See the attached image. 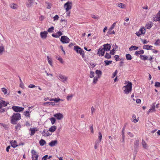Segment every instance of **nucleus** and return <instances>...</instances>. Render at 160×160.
<instances>
[{"mask_svg": "<svg viewBox=\"0 0 160 160\" xmlns=\"http://www.w3.org/2000/svg\"><path fill=\"white\" fill-rule=\"evenodd\" d=\"M21 118V115L18 113H14L11 118V122L13 124H16V122Z\"/></svg>", "mask_w": 160, "mask_h": 160, "instance_id": "nucleus-1", "label": "nucleus"}, {"mask_svg": "<svg viewBox=\"0 0 160 160\" xmlns=\"http://www.w3.org/2000/svg\"><path fill=\"white\" fill-rule=\"evenodd\" d=\"M124 93L125 94H128L132 91V83L131 82H128V84L126 86L123 87Z\"/></svg>", "mask_w": 160, "mask_h": 160, "instance_id": "nucleus-2", "label": "nucleus"}, {"mask_svg": "<svg viewBox=\"0 0 160 160\" xmlns=\"http://www.w3.org/2000/svg\"><path fill=\"white\" fill-rule=\"evenodd\" d=\"M72 3L71 1H68L67 2L65 3L64 5V7L66 11L68 12L71 10L72 7Z\"/></svg>", "mask_w": 160, "mask_h": 160, "instance_id": "nucleus-3", "label": "nucleus"}, {"mask_svg": "<svg viewBox=\"0 0 160 160\" xmlns=\"http://www.w3.org/2000/svg\"><path fill=\"white\" fill-rule=\"evenodd\" d=\"M69 41V39L67 36H63L61 37L60 41L63 43H68Z\"/></svg>", "mask_w": 160, "mask_h": 160, "instance_id": "nucleus-4", "label": "nucleus"}, {"mask_svg": "<svg viewBox=\"0 0 160 160\" xmlns=\"http://www.w3.org/2000/svg\"><path fill=\"white\" fill-rule=\"evenodd\" d=\"M12 109L16 112L22 111L24 109L23 108L18 106H13L12 107Z\"/></svg>", "mask_w": 160, "mask_h": 160, "instance_id": "nucleus-5", "label": "nucleus"}, {"mask_svg": "<svg viewBox=\"0 0 160 160\" xmlns=\"http://www.w3.org/2000/svg\"><path fill=\"white\" fill-rule=\"evenodd\" d=\"M105 50L103 47H101L98 50V52L97 54L100 56L101 55L102 56H103L104 55Z\"/></svg>", "mask_w": 160, "mask_h": 160, "instance_id": "nucleus-6", "label": "nucleus"}, {"mask_svg": "<svg viewBox=\"0 0 160 160\" xmlns=\"http://www.w3.org/2000/svg\"><path fill=\"white\" fill-rule=\"evenodd\" d=\"M53 116L58 120L62 119L63 118V115L60 113H58L54 114Z\"/></svg>", "mask_w": 160, "mask_h": 160, "instance_id": "nucleus-7", "label": "nucleus"}, {"mask_svg": "<svg viewBox=\"0 0 160 160\" xmlns=\"http://www.w3.org/2000/svg\"><path fill=\"white\" fill-rule=\"evenodd\" d=\"M49 132V130H44L42 132V135L44 137H48L51 135V133H50Z\"/></svg>", "mask_w": 160, "mask_h": 160, "instance_id": "nucleus-8", "label": "nucleus"}, {"mask_svg": "<svg viewBox=\"0 0 160 160\" xmlns=\"http://www.w3.org/2000/svg\"><path fill=\"white\" fill-rule=\"evenodd\" d=\"M34 0H28L26 2V5L28 8H31L34 3Z\"/></svg>", "mask_w": 160, "mask_h": 160, "instance_id": "nucleus-9", "label": "nucleus"}, {"mask_svg": "<svg viewBox=\"0 0 160 160\" xmlns=\"http://www.w3.org/2000/svg\"><path fill=\"white\" fill-rule=\"evenodd\" d=\"M48 33L47 32L44 31L40 32V35L41 37L43 39H45L47 37Z\"/></svg>", "mask_w": 160, "mask_h": 160, "instance_id": "nucleus-10", "label": "nucleus"}, {"mask_svg": "<svg viewBox=\"0 0 160 160\" xmlns=\"http://www.w3.org/2000/svg\"><path fill=\"white\" fill-rule=\"evenodd\" d=\"M103 48L106 51H109L110 50L111 46V44H104L103 45Z\"/></svg>", "mask_w": 160, "mask_h": 160, "instance_id": "nucleus-11", "label": "nucleus"}, {"mask_svg": "<svg viewBox=\"0 0 160 160\" xmlns=\"http://www.w3.org/2000/svg\"><path fill=\"white\" fill-rule=\"evenodd\" d=\"M58 78L62 82H64L67 80V78L61 74H60L58 76Z\"/></svg>", "mask_w": 160, "mask_h": 160, "instance_id": "nucleus-12", "label": "nucleus"}, {"mask_svg": "<svg viewBox=\"0 0 160 160\" xmlns=\"http://www.w3.org/2000/svg\"><path fill=\"white\" fill-rule=\"evenodd\" d=\"M29 130L31 131L30 135L31 136L35 134V132L38 130V128H30Z\"/></svg>", "mask_w": 160, "mask_h": 160, "instance_id": "nucleus-13", "label": "nucleus"}, {"mask_svg": "<svg viewBox=\"0 0 160 160\" xmlns=\"http://www.w3.org/2000/svg\"><path fill=\"white\" fill-rule=\"evenodd\" d=\"M153 20L154 21H158L160 22V11L157 14Z\"/></svg>", "mask_w": 160, "mask_h": 160, "instance_id": "nucleus-14", "label": "nucleus"}, {"mask_svg": "<svg viewBox=\"0 0 160 160\" xmlns=\"http://www.w3.org/2000/svg\"><path fill=\"white\" fill-rule=\"evenodd\" d=\"M31 153L32 154V157L34 156H35V160H38V155L37 154V152L34 150H32L31 151Z\"/></svg>", "mask_w": 160, "mask_h": 160, "instance_id": "nucleus-15", "label": "nucleus"}, {"mask_svg": "<svg viewBox=\"0 0 160 160\" xmlns=\"http://www.w3.org/2000/svg\"><path fill=\"white\" fill-rule=\"evenodd\" d=\"M132 122L134 123H136L139 121V118H137L136 115L134 114L132 116Z\"/></svg>", "mask_w": 160, "mask_h": 160, "instance_id": "nucleus-16", "label": "nucleus"}, {"mask_svg": "<svg viewBox=\"0 0 160 160\" xmlns=\"http://www.w3.org/2000/svg\"><path fill=\"white\" fill-rule=\"evenodd\" d=\"M58 144L57 141L56 140L52 141L50 142L49 145L51 147H53Z\"/></svg>", "mask_w": 160, "mask_h": 160, "instance_id": "nucleus-17", "label": "nucleus"}, {"mask_svg": "<svg viewBox=\"0 0 160 160\" xmlns=\"http://www.w3.org/2000/svg\"><path fill=\"white\" fill-rule=\"evenodd\" d=\"M117 6L122 9H125L126 8V6L124 4L121 3H117Z\"/></svg>", "mask_w": 160, "mask_h": 160, "instance_id": "nucleus-18", "label": "nucleus"}, {"mask_svg": "<svg viewBox=\"0 0 160 160\" xmlns=\"http://www.w3.org/2000/svg\"><path fill=\"white\" fill-rule=\"evenodd\" d=\"M112 47H113V49L110 51V53L112 55H114L115 54V51L116 49H117L118 47L115 45L114 46L113 45Z\"/></svg>", "mask_w": 160, "mask_h": 160, "instance_id": "nucleus-19", "label": "nucleus"}, {"mask_svg": "<svg viewBox=\"0 0 160 160\" xmlns=\"http://www.w3.org/2000/svg\"><path fill=\"white\" fill-rule=\"evenodd\" d=\"M57 127L55 126H52L49 129V131L51 132H54L56 130Z\"/></svg>", "mask_w": 160, "mask_h": 160, "instance_id": "nucleus-20", "label": "nucleus"}, {"mask_svg": "<svg viewBox=\"0 0 160 160\" xmlns=\"http://www.w3.org/2000/svg\"><path fill=\"white\" fill-rule=\"evenodd\" d=\"M95 73L97 74V77H98V78H100L102 74V72L100 70H96L95 71Z\"/></svg>", "mask_w": 160, "mask_h": 160, "instance_id": "nucleus-21", "label": "nucleus"}, {"mask_svg": "<svg viewBox=\"0 0 160 160\" xmlns=\"http://www.w3.org/2000/svg\"><path fill=\"white\" fill-rule=\"evenodd\" d=\"M4 51V46L2 45L0 46V56L2 55L3 54Z\"/></svg>", "mask_w": 160, "mask_h": 160, "instance_id": "nucleus-22", "label": "nucleus"}, {"mask_svg": "<svg viewBox=\"0 0 160 160\" xmlns=\"http://www.w3.org/2000/svg\"><path fill=\"white\" fill-rule=\"evenodd\" d=\"M11 145L12 147L15 148L18 146L17 142L15 141H12L11 142Z\"/></svg>", "mask_w": 160, "mask_h": 160, "instance_id": "nucleus-23", "label": "nucleus"}, {"mask_svg": "<svg viewBox=\"0 0 160 160\" xmlns=\"http://www.w3.org/2000/svg\"><path fill=\"white\" fill-rule=\"evenodd\" d=\"M152 46L148 45H145L143 46V48L147 50H151Z\"/></svg>", "mask_w": 160, "mask_h": 160, "instance_id": "nucleus-24", "label": "nucleus"}, {"mask_svg": "<svg viewBox=\"0 0 160 160\" xmlns=\"http://www.w3.org/2000/svg\"><path fill=\"white\" fill-rule=\"evenodd\" d=\"M155 104H153V106H152L151 108L149 109L148 112V113L154 112L155 111Z\"/></svg>", "mask_w": 160, "mask_h": 160, "instance_id": "nucleus-25", "label": "nucleus"}, {"mask_svg": "<svg viewBox=\"0 0 160 160\" xmlns=\"http://www.w3.org/2000/svg\"><path fill=\"white\" fill-rule=\"evenodd\" d=\"M138 47L135 46H132L129 48V50L131 51L132 50H135L138 49Z\"/></svg>", "mask_w": 160, "mask_h": 160, "instance_id": "nucleus-26", "label": "nucleus"}, {"mask_svg": "<svg viewBox=\"0 0 160 160\" xmlns=\"http://www.w3.org/2000/svg\"><path fill=\"white\" fill-rule=\"evenodd\" d=\"M152 22H150L146 24L145 27L147 29H150L152 27Z\"/></svg>", "mask_w": 160, "mask_h": 160, "instance_id": "nucleus-27", "label": "nucleus"}, {"mask_svg": "<svg viewBox=\"0 0 160 160\" xmlns=\"http://www.w3.org/2000/svg\"><path fill=\"white\" fill-rule=\"evenodd\" d=\"M10 7L13 9H17L18 8V5L14 3H12L10 4Z\"/></svg>", "mask_w": 160, "mask_h": 160, "instance_id": "nucleus-28", "label": "nucleus"}, {"mask_svg": "<svg viewBox=\"0 0 160 160\" xmlns=\"http://www.w3.org/2000/svg\"><path fill=\"white\" fill-rule=\"evenodd\" d=\"M142 146L144 148H145V149H147V148L148 145L144 140H142Z\"/></svg>", "mask_w": 160, "mask_h": 160, "instance_id": "nucleus-29", "label": "nucleus"}, {"mask_svg": "<svg viewBox=\"0 0 160 160\" xmlns=\"http://www.w3.org/2000/svg\"><path fill=\"white\" fill-rule=\"evenodd\" d=\"M46 143V142L45 140L43 139H41L39 141V143L41 146H43L45 143Z\"/></svg>", "mask_w": 160, "mask_h": 160, "instance_id": "nucleus-30", "label": "nucleus"}, {"mask_svg": "<svg viewBox=\"0 0 160 160\" xmlns=\"http://www.w3.org/2000/svg\"><path fill=\"white\" fill-rule=\"evenodd\" d=\"M100 141H96L95 142V145H94V148L95 149H97L98 148V147L99 145V144Z\"/></svg>", "mask_w": 160, "mask_h": 160, "instance_id": "nucleus-31", "label": "nucleus"}, {"mask_svg": "<svg viewBox=\"0 0 160 160\" xmlns=\"http://www.w3.org/2000/svg\"><path fill=\"white\" fill-rule=\"evenodd\" d=\"M140 57L141 59L143 60H147L148 58V57L147 56H146L145 55H141Z\"/></svg>", "mask_w": 160, "mask_h": 160, "instance_id": "nucleus-32", "label": "nucleus"}, {"mask_svg": "<svg viewBox=\"0 0 160 160\" xmlns=\"http://www.w3.org/2000/svg\"><path fill=\"white\" fill-rule=\"evenodd\" d=\"M56 58L61 63H63V61L62 58L60 56H57L56 57Z\"/></svg>", "mask_w": 160, "mask_h": 160, "instance_id": "nucleus-33", "label": "nucleus"}, {"mask_svg": "<svg viewBox=\"0 0 160 160\" xmlns=\"http://www.w3.org/2000/svg\"><path fill=\"white\" fill-rule=\"evenodd\" d=\"M126 58L127 60H130L132 59V57L131 55L129 54L126 55Z\"/></svg>", "mask_w": 160, "mask_h": 160, "instance_id": "nucleus-34", "label": "nucleus"}, {"mask_svg": "<svg viewBox=\"0 0 160 160\" xmlns=\"http://www.w3.org/2000/svg\"><path fill=\"white\" fill-rule=\"evenodd\" d=\"M50 120L51 122V123L52 125L54 124L56 122V120L55 118L52 117L50 118Z\"/></svg>", "mask_w": 160, "mask_h": 160, "instance_id": "nucleus-35", "label": "nucleus"}, {"mask_svg": "<svg viewBox=\"0 0 160 160\" xmlns=\"http://www.w3.org/2000/svg\"><path fill=\"white\" fill-rule=\"evenodd\" d=\"M99 78H98V77L97 76L94 77L93 79V82L94 84L96 83L97 81H98V79Z\"/></svg>", "mask_w": 160, "mask_h": 160, "instance_id": "nucleus-36", "label": "nucleus"}, {"mask_svg": "<svg viewBox=\"0 0 160 160\" xmlns=\"http://www.w3.org/2000/svg\"><path fill=\"white\" fill-rule=\"evenodd\" d=\"M144 53V51L143 50H141L138 51H136L135 52V54L136 55L141 54H142Z\"/></svg>", "mask_w": 160, "mask_h": 160, "instance_id": "nucleus-37", "label": "nucleus"}, {"mask_svg": "<svg viewBox=\"0 0 160 160\" xmlns=\"http://www.w3.org/2000/svg\"><path fill=\"white\" fill-rule=\"evenodd\" d=\"M116 23V22H114L111 26L109 28V31H111L112 29H113L114 28Z\"/></svg>", "mask_w": 160, "mask_h": 160, "instance_id": "nucleus-38", "label": "nucleus"}, {"mask_svg": "<svg viewBox=\"0 0 160 160\" xmlns=\"http://www.w3.org/2000/svg\"><path fill=\"white\" fill-rule=\"evenodd\" d=\"M139 31L141 32V33L144 34L145 32V29L144 28H141Z\"/></svg>", "mask_w": 160, "mask_h": 160, "instance_id": "nucleus-39", "label": "nucleus"}, {"mask_svg": "<svg viewBox=\"0 0 160 160\" xmlns=\"http://www.w3.org/2000/svg\"><path fill=\"white\" fill-rule=\"evenodd\" d=\"M0 102L2 103V106L3 107L6 106L7 105L8 103H7L6 102L3 101H1Z\"/></svg>", "mask_w": 160, "mask_h": 160, "instance_id": "nucleus-40", "label": "nucleus"}, {"mask_svg": "<svg viewBox=\"0 0 160 160\" xmlns=\"http://www.w3.org/2000/svg\"><path fill=\"white\" fill-rule=\"evenodd\" d=\"M104 62L106 65H108L112 63V61L105 60L104 61Z\"/></svg>", "mask_w": 160, "mask_h": 160, "instance_id": "nucleus-41", "label": "nucleus"}, {"mask_svg": "<svg viewBox=\"0 0 160 160\" xmlns=\"http://www.w3.org/2000/svg\"><path fill=\"white\" fill-rule=\"evenodd\" d=\"M139 141L136 140L134 143V147L136 148H137L139 145Z\"/></svg>", "mask_w": 160, "mask_h": 160, "instance_id": "nucleus-42", "label": "nucleus"}, {"mask_svg": "<svg viewBox=\"0 0 160 160\" xmlns=\"http://www.w3.org/2000/svg\"><path fill=\"white\" fill-rule=\"evenodd\" d=\"M80 48L78 46H75L74 47V49L78 53L79 52V50L80 49Z\"/></svg>", "mask_w": 160, "mask_h": 160, "instance_id": "nucleus-43", "label": "nucleus"}, {"mask_svg": "<svg viewBox=\"0 0 160 160\" xmlns=\"http://www.w3.org/2000/svg\"><path fill=\"white\" fill-rule=\"evenodd\" d=\"M54 29V27H52L48 29V31L49 32H53Z\"/></svg>", "mask_w": 160, "mask_h": 160, "instance_id": "nucleus-44", "label": "nucleus"}, {"mask_svg": "<svg viewBox=\"0 0 160 160\" xmlns=\"http://www.w3.org/2000/svg\"><path fill=\"white\" fill-rule=\"evenodd\" d=\"M46 4L47 5V8L48 9H50L52 6V4L49 2H46Z\"/></svg>", "mask_w": 160, "mask_h": 160, "instance_id": "nucleus-45", "label": "nucleus"}, {"mask_svg": "<svg viewBox=\"0 0 160 160\" xmlns=\"http://www.w3.org/2000/svg\"><path fill=\"white\" fill-rule=\"evenodd\" d=\"M73 97V95L72 94H71L70 95H68L67 97V100L69 101L71 100Z\"/></svg>", "mask_w": 160, "mask_h": 160, "instance_id": "nucleus-46", "label": "nucleus"}, {"mask_svg": "<svg viewBox=\"0 0 160 160\" xmlns=\"http://www.w3.org/2000/svg\"><path fill=\"white\" fill-rule=\"evenodd\" d=\"M47 58L48 60V62L49 64L51 66H52V60L51 59L49 58L48 56H47Z\"/></svg>", "mask_w": 160, "mask_h": 160, "instance_id": "nucleus-47", "label": "nucleus"}, {"mask_svg": "<svg viewBox=\"0 0 160 160\" xmlns=\"http://www.w3.org/2000/svg\"><path fill=\"white\" fill-rule=\"evenodd\" d=\"M154 44L156 46L160 45V39H158L155 42Z\"/></svg>", "mask_w": 160, "mask_h": 160, "instance_id": "nucleus-48", "label": "nucleus"}, {"mask_svg": "<svg viewBox=\"0 0 160 160\" xmlns=\"http://www.w3.org/2000/svg\"><path fill=\"white\" fill-rule=\"evenodd\" d=\"M24 115L27 117L30 118V114L29 113V112L28 111H25L24 112Z\"/></svg>", "mask_w": 160, "mask_h": 160, "instance_id": "nucleus-49", "label": "nucleus"}, {"mask_svg": "<svg viewBox=\"0 0 160 160\" xmlns=\"http://www.w3.org/2000/svg\"><path fill=\"white\" fill-rule=\"evenodd\" d=\"M94 72L92 71H91L90 72V74L89 75L90 78H92L94 77Z\"/></svg>", "mask_w": 160, "mask_h": 160, "instance_id": "nucleus-50", "label": "nucleus"}, {"mask_svg": "<svg viewBox=\"0 0 160 160\" xmlns=\"http://www.w3.org/2000/svg\"><path fill=\"white\" fill-rule=\"evenodd\" d=\"M98 138L99 139V141H101L102 137V135L101 132H98Z\"/></svg>", "mask_w": 160, "mask_h": 160, "instance_id": "nucleus-51", "label": "nucleus"}, {"mask_svg": "<svg viewBox=\"0 0 160 160\" xmlns=\"http://www.w3.org/2000/svg\"><path fill=\"white\" fill-rule=\"evenodd\" d=\"M118 72V70H116L115 71L112 73V78H113L114 77H115L116 75L117 74Z\"/></svg>", "mask_w": 160, "mask_h": 160, "instance_id": "nucleus-52", "label": "nucleus"}, {"mask_svg": "<svg viewBox=\"0 0 160 160\" xmlns=\"http://www.w3.org/2000/svg\"><path fill=\"white\" fill-rule=\"evenodd\" d=\"M105 58H106L109 59L111 58V56L109 54L106 53L105 56Z\"/></svg>", "mask_w": 160, "mask_h": 160, "instance_id": "nucleus-53", "label": "nucleus"}, {"mask_svg": "<svg viewBox=\"0 0 160 160\" xmlns=\"http://www.w3.org/2000/svg\"><path fill=\"white\" fill-rule=\"evenodd\" d=\"M53 101L56 102H58L60 101H63V100L60 99L59 98H54Z\"/></svg>", "mask_w": 160, "mask_h": 160, "instance_id": "nucleus-54", "label": "nucleus"}, {"mask_svg": "<svg viewBox=\"0 0 160 160\" xmlns=\"http://www.w3.org/2000/svg\"><path fill=\"white\" fill-rule=\"evenodd\" d=\"M81 55H82V57H83L84 55V51L82 49H81V48L79 50V52Z\"/></svg>", "mask_w": 160, "mask_h": 160, "instance_id": "nucleus-55", "label": "nucleus"}, {"mask_svg": "<svg viewBox=\"0 0 160 160\" xmlns=\"http://www.w3.org/2000/svg\"><path fill=\"white\" fill-rule=\"evenodd\" d=\"M2 91L4 93V94H6L7 93V89L4 88H2L1 89Z\"/></svg>", "mask_w": 160, "mask_h": 160, "instance_id": "nucleus-56", "label": "nucleus"}, {"mask_svg": "<svg viewBox=\"0 0 160 160\" xmlns=\"http://www.w3.org/2000/svg\"><path fill=\"white\" fill-rule=\"evenodd\" d=\"M155 86L157 87H160V82H156L155 83Z\"/></svg>", "mask_w": 160, "mask_h": 160, "instance_id": "nucleus-57", "label": "nucleus"}, {"mask_svg": "<svg viewBox=\"0 0 160 160\" xmlns=\"http://www.w3.org/2000/svg\"><path fill=\"white\" fill-rule=\"evenodd\" d=\"M44 18H45L44 16L42 15H40L39 18V19L41 21H42L43 20Z\"/></svg>", "mask_w": 160, "mask_h": 160, "instance_id": "nucleus-58", "label": "nucleus"}, {"mask_svg": "<svg viewBox=\"0 0 160 160\" xmlns=\"http://www.w3.org/2000/svg\"><path fill=\"white\" fill-rule=\"evenodd\" d=\"M21 128V125L19 124H18L15 127V128L17 130H19Z\"/></svg>", "mask_w": 160, "mask_h": 160, "instance_id": "nucleus-59", "label": "nucleus"}, {"mask_svg": "<svg viewBox=\"0 0 160 160\" xmlns=\"http://www.w3.org/2000/svg\"><path fill=\"white\" fill-rule=\"evenodd\" d=\"M58 38L62 35V33L61 31H58L57 33Z\"/></svg>", "mask_w": 160, "mask_h": 160, "instance_id": "nucleus-60", "label": "nucleus"}, {"mask_svg": "<svg viewBox=\"0 0 160 160\" xmlns=\"http://www.w3.org/2000/svg\"><path fill=\"white\" fill-rule=\"evenodd\" d=\"M48 103L50 105H51L52 106H54L55 105V103L53 102H46L44 103V104H46Z\"/></svg>", "mask_w": 160, "mask_h": 160, "instance_id": "nucleus-61", "label": "nucleus"}, {"mask_svg": "<svg viewBox=\"0 0 160 160\" xmlns=\"http://www.w3.org/2000/svg\"><path fill=\"white\" fill-rule=\"evenodd\" d=\"M36 87V86H35L34 85L32 84H30L28 86V88H33Z\"/></svg>", "mask_w": 160, "mask_h": 160, "instance_id": "nucleus-62", "label": "nucleus"}, {"mask_svg": "<svg viewBox=\"0 0 160 160\" xmlns=\"http://www.w3.org/2000/svg\"><path fill=\"white\" fill-rule=\"evenodd\" d=\"M114 58H115L116 61H119V57L118 55H116L114 56Z\"/></svg>", "mask_w": 160, "mask_h": 160, "instance_id": "nucleus-63", "label": "nucleus"}, {"mask_svg": "<svg viewBox=\"0 0 160 160\" xmlns=\"http://www.w3.org/2000/svg\"><path fill=\"white\" fill-rule=\"evenodd\" d=\"M59 18V17L58 15H56L54 17H53V19L54 21H56L57 20H58Z\"/></svg>", "mask_w": 160, "mask_h": 160, "instance_id": "nucleus-64", "label": "nucleus"}]
</instances>
